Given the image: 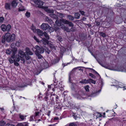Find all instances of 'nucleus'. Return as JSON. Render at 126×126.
Returning <instances> with one entry per match:
<instances>
[{
    "mask_svg": "<svg viewBox=\"0 0 126 126\" xmlns=\"http://www.w3.org/2000/svg\"><path fill=\"white\" fill-rule=\"evenodd\" d=\"M56 14L57 16L60 18H62L64 17L63 15V14L57 12Z\"/></svg>",
    "mask_w": 126,
    "mask_h": 126,
    "instance_id": "aec40b11",
    "label": "nucleus"
},
{
    "mask_svg": "<svg viewBox=\"0 0 126 126\" xmlns=\"http://www.w3.org/2000/svg\"><path fill=\"white\" fill-rule=\"evenodd\" d=\"M117 71L122 72H126V68H124L123 67H121L119 68L117 70Z\"/></svg>",
    "mask_w": 126,
    "mask_h": 126,
    "instance_id": "ddd939ff",
    "label": "nucleus"
},
{
    "mask_svg": "<svg viewBox=\"0 0 126 126\" xmlns=\"http://www.w3.org/2000/svg\"><path fill=\"white\" fill-rule=\"evenodd\" d=\"M88 68L89 69H90L91 70H92L95 73L97 74L99 76H100L99 75V74L96 72V71L95 70H94L93 69L90 68Z\"/></svg>",
    "mask_w": 126,
    "mask_h": 126,
    "instance_id": "f704fd0d",
    "label": "nucleus"
},
{
    "mask_svg": "<svg viewBox=\"0 0 126 126\" xmlns=\"http://www.w3.org/2000/svg\"><path fill=\"white\" fill-rule=\"evenodd\" d=\"M48 97L47 96H46L44 98V99H45V100L46 101H47V99H48Z\"/></svg>",
    "mask_w": 126,
    "mask_h": 126,
    "instance_id": "774afa93",
    "label": "nucleus"
},
{
    "mask_svg": "<svg viewBox=\"0 0 126 126\" xmlns=\"http://www.w3.org/2000/svg\"><path fill=\"white\" fill-rule=\"evenodd\" d=\"M68 21L67 20H65L64 19H60V21L64 23V24H67L68 22Z\"/></svg>",
    "mask_w": 126,
    "mask_h": 126,
    "instance_id": "5701e85b",
    "label": "nucleus"
},
{
    "mask_svg": "<svg viewBox=\"0 0 126 126\" xmlns=\"http://www.w3.org/2000/svg\"><path fill=\"white\" fill-rule=\"evenodd\" d=\"M26 52H25V58L27 60H29L31 58V57L29 56V54L30 55H32L33 53L30 51L29 48H25Z\"/></svg>",
    "mask_w": 126,
    "mask_h": 126,
    "instance_id": "f03ea898",
    "label": "nucleus"
},
{
    "mask_svg": "<svg viewBox=\"0 0 126 126\" xmlns=\"http://www.w3.org/2000/svg\"><path fill=\"white\" fill-rule=\"evenodd\" d=\"M58 40L59 41H62V38L60 36H59V37L58 38Z\"/></svg>",
    "mask_w": 126,
    "mask_h": 126,
    "instance_id": "680f3d73",
    "label": "nucleus"
},
{
    "mask_svg": "<svg viewBox=\"0 0 126 126\" xmlns=\"http://www.w3.org/2000/svg\"><path fill=\"white\" fill-rule=\"evenodd\" d=\"M30 13L27 12L25 14V16L27 17H29L30 16Z\"/></svg>",
    "mask_w": 126,
    "mask_h": 126,
    "instance_id": "c9c22d12",
    "label": "nucleus"
},
{
    "mask_svg": "<svg viewBox=\"0 0 126 126\" xmlns=\"http://www.w3.org/2000/svg\"><path fill=\"white\" fill-rule=\"evenodd\" d=\"M35 53L36 55L38 57V59H41L42 58H43L41 54H40L39 53L37 52H35Z\"/></svg>",
    "mask_w": 126,
    "mask_h": 126,
    "instance_id": "412c9836",
    "label": "nucleus"
},
{
    "mask_svg": "<svg viewBox=\"0 0 126 126\" xmlns=\"http://www.w3.org/2000/svg\"><path fill=\"white\" fill-rule=\"evenodd\" d=\"M43 34L47 40H48L49 39V37L46 32H44Z\"/></svg>",
    "mask_w": 126,
    "mask_h": 126,
    "instance_id": "bb28decb",
    "label": "nucleus"
},
{
    "mask_svg": "<svg viewBox=\"0 0 126 126\" xmlns=\"http://www.w3.org/2000/svg\"><path fill=\"white\" fill-rule=\"evenodd\" d=\"M45 51H46L47 52V53L48 54H49L50 52V51L48 50V48H47L45 49Z\"/></svg>",
    "mask_w": 126,
    "mask_h": 126,
    "instance_id": "4d7b16f0",
    "label": "nucleus"
},
{
    "mask_svg": "<svg viewBox=\"0 0 126 126\" xmlns=\"http://www.w3.org/2000/svg\"><path fill=\"white\" fill-rule=\"evenodd\" d=\"M18 56H19L21 59V60L23 61V63H24L25 62V60L23 58L25 56V53L21 50L18 51Z\"/></svg>",
    "mask_w": 126,
    "mask_h": 126,
    "instance_id": "7ed1b4c3",
    "label": "nucleus"
},
{
    "mask_svg": "<svg viewBox=\"0 0 126 126\" xmlns=\"http://www.w3.org/2000/svg\"><path fill=\"white\" fill-rule=\"evenodd\" d=\"M66 24H68L69 26L71 27H73L74 25L73 24L72 22L68 21V22H67Z\"/></svg>",
    "mask_w": 126,
    "mask_h": 126,
    "instance_id": "c756f323",
    "label": "nucleus"
},
{
    "mask_svg": "<svg viewBox=\"0 0 126 126\" xmlns=\"http://www.w3.org/2000/svg\"><path fill=\"white\" fill-rule=\"evenodd\" d=\"M75 85V84H72L71 87V89L72 90H74Z\"/></svg>",
    "mask_w": 126,
    "mask_h": 126,
    "instance_id": "a19ab883",
    "label": "nucleus"
},
{
    "mask_svg": "<svg viewBox=\"0 0 126 126\" xmlns=\"http://www.w3.org/2000/svg\"><path fill=\"white\" fill-rule=\"evenodd\" d=\"M25 10V9L24 7H22L21 6H19V8L18 9L19 11H22Z\"/></svg>",
    "mask_w": 126,
    "mask_h": 126,
    "instance_id": "473e14b6",
    "label": "nucleus"
},
{
    "mask_svg": "<svg viewBox=\"0 0 126 126\" xmlns=\"http://www.w3.org/2000/svg\"><path fill=\"white\" fill-rule=\"evenodd\" d=\"M35 48L36 49L35 52L41 54L44 52V49L42 47H39L38 46L36 45L35 46Z\"/></svg>",
    "mask_w": 126,
    "mask_h": 126,
    "instance_id": "20e7f679",
    "label": "nucleus"
},
{
    "mask_svg": "<svg viewBox=\"0 0 126 126\" xmlns=\"http://www.w3.org/2000/svg\"><path fill=\"white\" fill-rule=\"evenodd\" d=\"M15 38V34L13 33L11 35H10V41H13L14 40Z\"/></svg>",
    "mask_w": 126,
    "mask_h": 126,
    "instance_id": "1a4fd4ad",
    "label": "nucleus"
},
{
    "mask_svg": "<svg viewBox=\"0 0 126 126\" xmlns=\"http://www.w3.org/2000/svg\"><path fill=\"white\" fill-rule=\"evenodd\" d=\"M49 16L52 18H53L55 19H58V17L56 15H55L53 14H49Z\"/></svg>",
    "mask_w": 126,
    "mask_h": 126,
    "instance_id": "2eb2a0df",
    "label": "nucleus"
},
{
    "mask_svg": "<svg viewBox=\"0 0 126 126\" xmlns=\"http://www.w3.org/2000/svg\"><path fill=\"white\" fill-rule=\"evenodd\" d=\"M62 28H64L65 30L67 32H70V30H69L68 28L65 27V26L63 25H62Z\"/></svg>",
    "mask_w": 126,
    "mask_h": 126,
    "instance_id": "a211bd4d",
    "label": "nucleus"
},
{
    "mask_svg": "<svg viewBox=\"0 0 126 126\" xmlns=\"http://www.w3.org/2000/svg\"><path fill=\"white\" fill-rule=\"evenodd\" d=\"M15 54L16 53H15L14 52H13L11 55V57L12 59H14L15 58Z\"/></svg>",
    "mask_w": 126,
    "mask_h": 126,
    "instance_id": "e433bc0d",
    "label": "nucleus"
},
{
    "mask_svg": "<svg viewBox=\"0 0 126 126\" xmlns=\"http://www.w3.org/2000/svg\"><path fill=\"white\" fill-rule=\"evenodd\" d=\"M14 64L16 66H18L19 65V64L17 62L15 61L14 62Z\"/></svg>",
    "mask_w": 126,
    "mask_h": 126,
    "instance_id": "5fc2aeb1",
    "label": "nucleus"
},
{
    "mask_svg": "<svg viewBox=\"0 0 126 126\" xmlns=\"http://www.w3.org/2000/svg\"><path fill=\"white\" fill-rule=\"evenodd\" d=\"M115 83L116 84H113V86H115L117 88H119V87L122 88V87H121L120 86L117 85H119L118 84L119 82L117 81H115Z\"/></svg>",
    "mask_w": 126,
    "mask_h": 126,
    "instance_id": "4be33fe9",
    "label": "nucleus"
},
{
    "mask_svg": "<svg viewBox=\"0 0 126 126\" xmlns=\"http://www.w3.org/2000/svg\"><path fill=\"white\" fill-rule=\"evenodd\" d=\"M9 60L10 63H13V60L11 58H9Z\"/></svg>",
    "mask_w": 126,
    "mask_h": 126,
    "instance_id": "09e8293b",
    "label": "nucleus"
},
{
    "mask_svg": "<svg viewBox=\"0 0 126 126\" xmlns=\"http://www.w3.org/2000/svg\"><path fill=\"white\" fill-rule=\"evenodd\" d=\"M20 45V43L18 41H17L16 43V45L17 46H19Z\"/></svg>",
    "mask_w": 126,
    "mask_h": 126,
    "instance_id": "3c124183",
    "label": "nucleus"
},
{
    "mask_svg": "<svg viewBox=\"0 0 126 126\" xmlns=\"http://www.w3.org/2000/svg\"><path fill=\"white\" fill-rule=\"evenodd\" d=\"M46 20L48 21H50V20H49V19L47 17H46Z\"/></svg>",
    "mask_w": 126,
    "mask_h": 126,
    "instance_id": "69168bd1",
    "label": "nucleus"
},
{
    "mask_svg": "<svg viewBox=\"0 0 126 126\" xmlns=\"http://www.w3.org/2000/svg\"><path fill=\"white\" fill-rule=\"evenodd\" d=\"M6 126H15L14 125L11 124H8L6 125Z\"/></svg>",
    "mask_w": 126,
    "mask_h": 126,
    "instance_id": "13d9d810",
    "label": "nucleus"
},
{
    "mask_svg": "<svg viewBox=\"0 0 126 126\" xmlns=\"http://www.w3.org/2000/svg\"><path fill=\"white\" fill-rule=\"evenodd\" d=\"M34 39L37 42H39L38 39L37 38V37L35 36L33 37Z\"/></svg>",
    "mask_w": 126,
    "mask_h": 126,
    "instance_id": "864d4df0",
    "label": "nucleus"
},
{
    "mask_svg": "<svg viewBox=\"0 0 126 126\" xmlns=\"http://www.w3.org/2000/svg\"><path fill=\"white\" fill-rule=\"evenodd\" d=\"M1 30L3 32L6 31V26L4 24L2 25L1 26Z\"/></svg>",
    "mask_w": 126,
    "mask_h": 126,
    "instance_id": "dca6fc26",
    "label": "nucleus"
},
{
    "mask_svg": "<svg viewBox=\"0 0 126 126\" xmlns=\"http://www.w3.org/2000/svg\"><path fill=\"white\" fill-rule=\"evenodd\" d=\"M41 65L44 68H46L48 66V64L47 62L45 61L43 63H41Z\"/></svg>",
    "mask_w": 126,
    "mask_h": 126,
    "instance_id": "6e6552de",
    "label": "nucleus"
},
{
    "mask_svg": "<svg viewBox=\"0 0 126 126\" xmlns=\"http://www.w3.org/2000/svg\"><path fill=\"white\" fill-rule=\"evenodd\" d=\"M40 27L42 29L45 30H48L49 29L52 28L51 27H49V25L47 23H42Z\"/></svg>",
    "mask_w": 126,
    "mask_h": 126,
    "instance_id": "39448f33",
    "label": "nucleus"
},
{
    "mask_svg": "<svg viewBox=\"0 0 126 126\" xmlns=\"http://www.w3.org/2000/svg\"><path fill=\"white\" fill-rule=\"evenodd\" d=\"M100 34L103 37H104L106 36V34L102 32H101L100 33Z\"/></svg>",
    "mask_w": 126,
    "mask_h": 126,
    "instance_id": "a18cd8bd",
    "label": "nucleus"
},
{
    "mask_svg": "<svg viewBox=\"0 0 126 126\" xmlns=\"http://www.w3.org/2000/svg\"><path fill=\"white\" fill-rule=\"evenodd\" d=\"M37 33L38 34L39 36H42L44 33L43 32L39 29L37 30Z\"/></svg>",
    "mask_w": 126,
    "mask_h": 126,
    "instance_id": "9d476101",
    "label": "nucleus"
},
{
    "mask_svg": "<svg viewBox=\"0 0 126 126\" xmlns=\"http://www.w3.org/2000/svg\"><path fill=\"white\" fill-rule=\"evenodd\" d=\"M43 40L44 41V42H45L47 44L48 43V41L46 39H43Z\"/></svg>",
    "mask_w": 126,
    "mask_h": 126,
    "instance_id": "e2e57ef3",
    "label": "nucleus"
},
{
    "mask_svg": "<svg viewBox=\"0 0 126 126\" xmlns=\"http://www.w3.org/2000/svg\"><path fill=\"white\" fill-rule=\"evenodd\" d=\"M39 113V112H35V115H33L34 118L35 116H37Z\"/></svg>",
    "mask_w": 126,
    "mask_h": 126,
    "instance_id": "79ce46f5",
    "label": "nucleus"
},
{
    "mask_svg": "<svg viewBox=\"0 0 126 126\" xmlns=\"http://www.w3.org/2000/svg\"><path fill=\"white\" fill-rule=\"evenodd\" d=\"M101 91V90L99 91H96V92L93 93H92V94L91 96V97L94 96L96 95L97 94V93L98 92V93H99V92Z\"/></svg>",
    "mask_w": 126,
    "mask_h": 126,
    "instance_id": "a878e982",
    "label": "nucleus"
},
{
    "mask_svg": "<svg viewBox=\"0 0 126 126\" xmlns=\"http://www.w3.org/2000/svg\"><path fill=\"white\" fill-rule=\"evenodd\" d=\"M10 34L8 32L6 33L4 36V39L7 42L10 41Z\"/></svg>",
    "mask_w": 126,
    "mask_h": 126,
    "instance_id": "423d86ee",
    "label": "nucleus"
},
{
    "mask_svg": "<svg viewBox=\"0 0 126 126\" xmlns=\"http://www.w3.org/2000/svg\"><path fill=\"white\" fill-rule=\"evenodd\" d=\"M28 124L26 123H21L18 124V126H27Z\"/></svg>",
    "mask_w": 126,
    "mask_h": 126,
    "instance_id": "393cba45",
    "label": "nucleus"
},
{
    "mask_svg": "<svg viewBox=\"0 0 126 126\" xmlns=\"http://www.w3.org/2000/svg\"><path fill=\"white\" fill-rule=\"evenodd\" d=\"M58 61H56V60H53L52 61V63L53 64H55L58 63Z\"/></svg>",
    "mask_w": 126,
    "mask_h": 126,
    "instance_id": "c03bdc74",
    "label": "nucleus"
},
{
    "mask_svg": "<svg viewBox=\"0 0 126 126\" xmlns=\"http://www.w3.org/2000/svg\"><path fill=\"white\" fill-rule=\"evenodd\" d=\"M72 27L70 29V31H71L72 32H73L75 31V28L73 27Z\"/></svg>",
    "mask_w": 126,
    "mask_h": 126,
    "instance_id": "8fccbe9b",
    "label": "nucleus"
},
{
    "mask_svg": "<svg viewBox=\"0 0 126 126\" xmlns=\"http://www.w3.org/2000/svg\"><path fill=\"white\" fill-rule=\"evenodd\" d=\"M19 56H16L15 58V59L14 60H15V61H16L17 62H19L20 61V58L19 57Z\"/></svg>",
    "mask_w": 126,
    "mask_h": 126,
    "instance_id": "2f4dec72",
    "label": "nucleus"
},
{
    "mask_svg": "<svg viewBox=\"0 0 126 126\" xmlns=\"http://www.w3.org/2000/svg\"><path fill=\"white\" fill-rule=\"evenodd\" d=\"M19 116L20 118L22 120H24L25 118L24 116L21 114H19Z\"/></svg>",
    "mask_w": 126,
    "mask_h": 126,
    "instance_id": "58836bf2",
    "label": "nucleus"
},
{
    "mask_svg": "<svg viewBox=\"0 0 126 126\" xmlns=\"http://www.w3.org/2000/svg\"><path fill=\"white\" fill-rule=\"evenodd\" d=\"M45 11L48 13H54V11L52 9H48L47 8H45Z\"/></svg>",
    "mask_w": 126,
    "mask_h": 126,
    "instance_id": "9b49d317",
    "label": "nucleus"
},
{
    "mask_svg": "<svg viewBox=\"0 0 126 126\" xmlns=\"http://www.w3.org/2000/svg\"><path fill=\"white\" fill-rule=\"evenodd\" d=\"M69 126H77V125L74 123H72L69 124Z\"/></svg>",
    "mask_w": 126,
    "mask_h": 126,
    "instance_id": "ea45409f",
    "label": "nucleus"
},
{
    "mask_svg": "<svg viewBox=\"0 0 126 126\" xmlns=\"http://www.w3.org/2000/svg\"><path fill=\"white\" fill-rule=\"evenodd\" d=\"M67 16L68 19L70 20H73L74 19V17L71 15H68Z\"/></svg>",
    "mask_w": 126,
    "mask_h": 126,
    "instance_id": "b1692460",
    "label": "nucleus"
},
{
    "mask_svg": "<svg viewBox=\"0 0 126 126\" xmlns=\"http://www.w3.org/2000/svg\"><path fill=\"white\" fill-rule=\"evenodd\" d=\"M50 48H53L54 49L55 48V47L54 46H53L52 45H50Z\"/></svg>",
    "mask_w": 126,
    "mask_h": 126,
    "instance_id": "052dcab7",
    "label": "nucleus"
},
{
    "mask_svg": "<svg viewBox=\"0 0 126 126\" xmlns=\"http://www.w3.org/2000/svg\"><path fill=\"white\" fill-rule=\"evenodd\" d=\"M6 53L8 54H10L11 53V52L9 50H7L6 51Z\"/></svg>",
    "mask_w": 126,
    "mask_h": 126,
    "instance_id": "37998d69",
    "label": "nucleus"
},
{
    "mask_svg": "<svg viewBox=\"0 0 126 126\" xmlns=\"http://www.w3.org/2000/svg\"><path fill=\"white\" fill-rule=\"evenodd\" d=\"M89 75L90 76H91L92 78H95V76L94 75H93L92 73H89Z\"/></svg>",
    "mask_w": 126,
    "mask_h": 126,
    "instance_id": "4c0bfd02",
    "label": "nucleus"
},
{
    "mask_svg": "<svg viewBox=\"0 0 126 126\" xmlns=\"http://www.w3.org/2000/svg\"><path fill=\"white\" fill-rule=\"evenodd\" d=\"M17 0H13L11 3V5L12 7L13 8L16 7L17 5V3L16 2Z\"/></svg>",
    "mask_w": 126,
    "mask_h": 126,
    "instance_id": "0eeeda50",
    "label": "nucleus"
},
{
    "mask_svg": "<svg viewBox=\"0 0 126 126\" xmlns=\"http://www.w3.org/2000/svg\"><path fill=\"white\" fill-rule=\"evenodd\" d=\"M85 95V94L84 92L81 91H79L74 95V96L78 99H82L84 98V96Z\"/></svg>",
    "mask_w": 126,
    "mask_h": 126,
    "instance_id": "f257e3e1",
    "label": "nucleus"
},
{
    "mask_svg": "<svg viewBox=\"0 0 126 126\" xmlns=\"http://www.w3.org/2000/svg\"><path fill=\"white\" fill-rule=\"evenodd\" d=\"M88 80L89 83L90 82L94 84H95L96 83V81H95L94 80L91 79H88Z\"/></svg>",
    "mask_w": 126,
    "mask_h": 126,
    "instance_id": "cd10ccee",
    "label": "nucleus"
},
{
    "mask_svg": "<svg viewBox=\"0 0 126 126\" xmlns=\"http://www.w3.org/2000/svg\"><path fill=\"white\" fill-rule=\"evenodd\" d=\"M5 8L7 10L10 9V4L6 3L5 4Z\"/></svg>",
    "mask_w": 126,
    "mask_h": 126,
    "instance_id": "f8f14e48",
    "label": "nucleus"
},
{
    "mask_svg": "<svg viewBox=\"0 0 126 126\" xmlns=\"http://www.w3.org/2000/svg\"><path fill=\"white\" fill-rule=\"evenodd\" d=\"M5 122L3 121H0V125L1 126H3L5 125Z\"/></svg>",
    "mask_w": 126,
    "mask_h": 126,
    "instance_id": "72a5a7b5",
    "label": "nucleus"
},
{
    "mask_svg": "<svg viewBox=\"0 0 126 126\" xmlns=\"http://www.w3.org/2000/svg\"><path fill=\"white\" fill-rule=\"evenodd\" d=\"M12 50L13 51V52H14L15 53H16L17 49L16 48H14Z\"/></svg>",
    "mask_w": 126,
    "mask_h": 126,
    "instance_id": "de8ad7c7",
    "label": "nucleus"
},
{
    "mask_svg": "<svg viewBox=\"0 0 126 126\" xmlns=\"http://www.w3.org/2000/svg\"><path fill=\"white\" fill-rule=\"evenodd\" d=\"M80 14L78 13H75V17L77 19H79V18Z\"/></svg>",
    "mask_w": 126,
    "mask_h": 126,
    "instance_id": "c85d7f7f",
    "label": "nucleus"
},
{
    "mask_svg": "<svg viewBox=\"0 0 126 126\" xmlns=\"http://www.w3.org/2000/svg\"><path fill=\"white\" fill-rule=\"evenodd\" d=\"M55 23L58 26H60L62 25V22L60 21V20L59 21L58 19H57L55 21Z\"/></svg>",
    "mask_w": 126,
    "mask_h": 126,
    "instance_id": "f3484780",
    "label": "nucleus"
},
{
    "mask_svg": "<svg viewBox=\"0 0 126 126\" xmlns=\"http://www.w3.org/2000/svg\"><path fill=\"white\" fill-rule=\"evenodd\" d=\"M33 115H32L30 117V121H33L34 120V119L33 118Z\"/></svg>",
    "mask_w": 126,
    "mask_h": 126,
    "instance_id": "603ef678",
    "label": "nucleus"
},
{
    "mask_svg": "<svg viewBox=\"0 0 126 126\" xmlns=\"http://www.w3.org/2000/svg\"><path fill=\"white\" fill-rule=\"evenodd\" d=\"M98 116L99 117H101L102 116V115L101 114H100V113H99L98 114Z\"/></svg>",
    "mask_w": 126,
    "mask_h": 126,
    "instance_id": "338daca9",
    "label": "nucleus"
},
{
    "mask_svg": "<svg viewBox=\"0 0 126 126\" xmlns=\"http://www.w3.org/2000/svg\"><path fill=\"white\" fill-rule=\"evenodd\" d=\"M88 81V79L87 80H86L85 79H83L81 81H80L79 82L83 84H86L89 83Z\"/></svg>",
    "mask_w": 126,
    "mask_h": 126,
    "instance_id": "4468645a",
    "label": "nucleus"
},
{
    "mask_svg": "<svg viewBox=\"0 0 126 126\" xmlns=\"http://www.w3.org/2000/svg\"><path fill=\"white\" fill-rule=\"evenodd\" d=\"M4 20V18L3 17H0V22H3Z\"/></svg>",
    "mask_w": 126,
    "mask_h": 126,
    "instance_id": "49530a36",
    "label": "nucleus"
},
{
    "mask_svg": "<svg viewBox=\"0 0 126 126\" xmlns=\"http://www.w3.org/2000/svg\"><path fill=\"white\" fill-rule=\"evenodd\" d=\"M71 74H69V81L70 82V79H71Z\"/></svg>",
    "mask_w": 126,
    "mask_h": 126,
    "instance_id": "0e129e2a",
    "label": "nucleus"
},
{
    "mask_svg": "<svg viewBox=\"0 0 126 126\" xmlns=\"http://www.w3.org/2000/svg\"><path fill=\"white\" fill-rule=\"evenodd\" d=\"M80 12L81 14L82 15H84V12L83 11H80Z\"/></svg>",
    "mask_w": 126,
    "mask_h": 126,
    "instance_id": "bf43d9fd",
    "label": "nucleus"
},
{
    "mask_svg": "<svg viewBox=\"0 0 126 126\" xmlns=\"http://www.w3.org/2000/svg\"><path fill=\"white\" fill-rule=\"evenodd\" d=\"M95 24L97 26H99L100 25V23L96 21L95 22Z\"/></svg>",
    "mask_w": 126,
    "mask_h": 126,
    "instance_id": "6e6d98bb",
    "label": "nucleus"
},
{
    "mask_svg": "<svg viewBox=\"0 0 126 126\" xmlns=\"http://www.w3.org/2000/svg\"><path fill=\"white\" fill-rule=\"evenodd\" d=\"M90 87L89 85H87L86 86H85L84 87V88L86 91L87 92L89 91V88Z\"/></svg>",
    "mask_w": 126,
    "mask_h": 126,
    "instance_id": "7c9ffc66",
    "label": "nucleus"
},
{
    "mask_svg": "<svg viewBox=\"0 0 126 126\" xmlns=\"http://www.w3.org/2000/svg\"><path fill=\"white\" fill-rule=\"evenodd\" d=\"M11 28V25L10 24H8L6 27V31L7 32L9 31Z\"/></svg>",
    "mask_w": 126,
    "mask_h": 126,
    "instance_id": "6ab92c4d",
    "label": "nucleus"
}]
</instances>
